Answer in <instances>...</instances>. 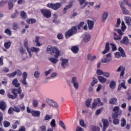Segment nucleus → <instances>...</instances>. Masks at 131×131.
<instances>
[{"instance_id": "15", "label": "nucleus", "mask_w": 131, "mask_h": 131, "mask_svg": "<svg viewBox=\"0 0 131 131\" xmlns=\"http://www.w3.org/2000/svg\"><path fill=\"white\" fill-rule=\"evenodd\" d=\"M31 113L34 117H39L40 116V112L39 111H32Z\"/></svg>"}, {"instance_id": "32", "label": "nucleus", "mask_w": 131, "mask_h": 131, "mask_svg": "<svg viewBox=\"0 0 131 131\" xmlns=\"http://www.w3.org/2000/svg\"><path fill=\"white\" fill-rule=\"evenodd\" d=\"M91 39V36L89 34L85 35L83 37V40L85 42H88V41H90Z\"/></svg>"}, {"instance_id": "12", "label": "nucleus", "mask_w": 131, "mask_h": 131, "mask_svg": "<svg viewBox=\"0 0 131 131\" xmlns=\"http://www.w3.org/2000/svg\"><path fill=\"white\" fill-rule=\"evenodd\" d=\"M0 109L3 112L6 111L7 109V103L4 101H0Z\"/></svg>"}, {"instance_id": "36", "label": "nucleus", "mask_w": 131, "mask_h": 131, "mask_svg": "<svg viewBox=\"0 0 131 131\" xmlns=\"http://www.w3.org/2000/svg\"><path fill=\"white\" fill-rule=\"evenodd\" d=\"M27 22L28 24H34L36 23V19L33 18L28 19L27 20Z\"/></svg>"}, {"instance_id": "26", "label": "nucleus", "mask_w": 131, "mask_h": 131, "mask_svg": "<svg viewBox=\"0 0 131 131\" xmlns=\"http://www.w3.org/2000/svg\"><path fill=\"white\" fill-rule=\"evenodd\" d=\"M118 51H119V52H120L121 56H122V57H123V58L126 57V55H125V53L124 52V50H123V49L122 48V47H120L118 48Z\"/></svg>"}, {"instance_id": "24", "label": "nucleus", "mask_w": 131, "mask_h": 131, "mask_svg": "<svg viewBox=\"0 0 131 131\" xmlns=\"http://www.w3.org/2000/svg\"><path fill=\"white\" fill-rule=\"evenodd\" d=\"M48 60L53 64H56L58 63L59 60H58V58H53V57H50L48 58Z\"/></svg>"}, {"instance_id": "13", "label": "nucleus", "mask_w": 131, "mask_h": 131, "mask_svg": "<svg viewBox=\"0 0 131 131\" xmlns=\"http://www.w3.org/2000/svg\"><path fill=\"white\" fill-rule=\"evenodd\" d=\"M87 23L88 24V28L90 30H92L94 28V25H95V21L91 20L90 19L87 20Z\"/></svg>"}, {"instance_id": "35", "label": "nucleus", "mask_w": 131, "mask_h": 131, "mask_svg": "<svg viewBox=\"0 0 131 131\" xmlns=\"http://www.w3.org/2000/svg\"><path fill=\"white\" fill-rule=\"evenodd\" d=\"M113 112H115V113H120L121 112V111H120V108H119V106H115L113 110Z\"/></svg>"}, {"instance_id": "54", "label": "nucleus", "mask_w": 131, "mask_h": 131, "mask_svg": "<svg viewBox=\"0 0 131 131\" xmlns=\"http://www.w3.org/2000/svg\"><path fill=\"white\" fill-rule=\"evenodd\" d=\"M18 107H19L20 111L23 112L25 110V105H24V103L19 105Z\"/></svg>"}, {"instance_id": "11", "label": "nucleus", "mask_w": 131, "mask_h": 131, "mask_svg": "<svg viewBox=\"0 0 131 131\" xmlns=\"http://www.w3.org/2000/svg\"><path fill=\"white\" fill-rule=\"evenodd\" d=\"M121 43L125 45V46H128L129 45V40L127 36H124L120 41Z\"/></svg>"}, {"instance_id": "63", "label": "nucleus", "mask_w": 131, "mask_h": 131, "mask_svg": "<svg viewBox=\"0 0 131 131\" xmlns=\"http://www.w3.org/2000/svg\"><path fill=\"white\" fill-rule=\"evenodd\" d=\"M57 38L58 39H63V34L59 33L57 34Z\"/></svg>"}, {"instance_id": "30", "label": "nucleus", "mask_w": 131, "mask_h": 131, "mask_svg": "<svg viewBox=\"0 0 131 131\" xmlns=\"http://www.w3.org/2000/svg\"><path fill=\"white\" fill-rule=\"evenodd\" d=\"M121 113H122L121 112L119 113H113L112 116V118H113V119H117V118H118V115H121Z\"/></svg>"}, {"instance_id": "28", "label": "nucleus", "mask_w": 131, "mask_h": 131, "mask_svg": "<svg viewBox=\"0 0 131 131\" xmlns=\"http://www.w3.org/2000/svg\"><path fill=\"white\" fill-rule=\"evenodd\" d=\"M111 61H112V58H102L101 59V62L102 63H109V62H111Z\"/></svg>"}, {"instance_id": "27", "label": "nucleus", "mask_w": 131, "mask_h": 131, "mask_svg": "<svg viewBox=\"0 0 131 131\" xmlns=\"http://www.w3.org/2000/svg\"><path fill=\"white\" fill-rule=\"evenodd\" d=\"M108 18V12H104L102 14V22H105L106 21V19Z\"/></svg>"}, {"instance_id": "41", "label": "nucleus", "mask_w": 131, "mask_h": 131, "mask_svg": "<svg viewBox=\"0 0 131 131\" xmlns=\"http://www.w3.org/2000/svg\"><path fill=\"white\" fill-rule=\"evenodd\" d=\"M4 32L6 33V34H7V35H9V36L12 35V31H11L10 29H5Z\"/></svg>"}, {"instance_id": "38", "label": "nucleus", "mask_w": 131, "mask_h": 131, "mask_svg": "<svg viewBox=\"0 0 131 131\" xmlns=\"http://www.w3.org/2000/svg\"><path fill=\"white\" fill-rule=\"evenodd\" d=\"M96 59V56H92V54H89L88 55V60H89V61H94Z\"/></svg>"}, {"instance_id": "62", "label": "nucleus", "mask_w": 131, "mask_h": 131, "mask_svg": "<svg viewBox=\"0 0 131 131\" xmlns=\"http://www.w3.org/2000/svg\"><path fill=\"white\" fill-rule=\"evenodd\" d=\"M120 23H121V20H120V18H118L117 20V23L116 24V27H119Z\"/></svg>"}, {"instance_id": "39", "label": "nucleus", "mask_w": 131, "mask_h": 131, "mask_svg": "<svg viewBox=\"0 0 131 131\" xmlns=\"http://www.w3.org/2000/svg\"><path fill=\"white\" fill-rule=\"evenodd\" d=\"M72 3L69 2V4L67 5L66 7L63 9V12H66V11H67L68 9H70L72 7Z\"/></svg>"}, {"instance_id": "33", "label": "nucleus", "mask_w": 131, "mask_h": 131, "mask_svg": "<svg viewBox=\"0 0 131 131\" xmlns=\"http://www.w3.org/2000/svg\"><path fill=\"white\" fill-rule=\"evenodd\" d=\"M125 21L127 25H131V17L129 16H127L125 18Z\"/></svg>"}, {"instance_id": "8", "label": "nucleus", "mask_w": 131, "mask_h": 131, "mask_svg": "<svg viewBox=\"0 0 131 131\" xmlns=\"http://www.w3.org/2000/svg\"><path fill=\"white\" fill-rule=\"evenodd\" d=\"M47 103L50 105V106H52V107H54L55 108H58L59 105H58V103L55 102L53 100L49 99L47 100Z\"/></svg>"}, {"instance_id": "9", "label": "nucleus", "mask_w": 131, "mask_h": 131, "mask_svg": "<svg viewBox=\"0 0 131 131\" xmlns=\"http://www.w3.org/2000/svg\"><path fill=\"white\" fill-rule=\"evenodd\" d=\"M28 40H27V39H25L24 41V45L27 50V52L29 55L30 57L31 58L32 57V55H31V52H30L29 48L28 47Z\"/></svg>"}, {"instance_id": "7", "label": "nucleus", "mask_w": 131, "mask_h": 131, "mask_svg": "<svg viewBox=\"0 0 131 131\" xmlns=\"http://www.w3.org/2000/svg\"><path fill=\"white\" fill-rule=\"evenodd\" d=\"M72 83L73 84L74 88L75 90H78V88H79V85L78 84V82H77V78L76 77H73L71 81Z\"/></svg>"}, {"instance_id": "55", "label": "nucleus", "mask_w": 131, "mask_h": 131, "mask_svg": "<svg viewBox=\"0 0 131 131\" xmlns=\"http://www.w3.org/2000/svg\"><path fill=\"white\" fill-rule=\"evenodd\" d=\"M120 85L124 89V90H126V86L125 85V80H123V82L121 83V84H120Z\"/></svg>"}, {"instance_id": "40", "label": "nucleus", "mask_w": 131, "mask_h": 131, "mask_svg": "<svg viewBox=\"0 0 131 131\" xmlns=\"http://www.w3.org/2000/svg\"><path fill=\"white\" fill-rule=\"evenodd\" d=\"M98 83V79H97V78L93 77V80L91 83V85L92 86H94L95 85V84Z\"/></svg>"}, {"instance_id": "2", "label": "nucleus", "mask_w": 131, "mask_h": 131, "mask_svg": "<svg viewBox=\"0 0 131 131\" xmlns=\"http://www.w3.org/2000/svg\"><path fill=\"white\" fill-rule=\"evenodd\" d=\"M77 33V27L76 26L72 27V28L68 30L64 34L65 38L67 39L69 38V37H71L72 35H74V34H76Z\"/></svg>"}, {"instance_id": "14", "label": "nucleus", "mask_w": 131, "mask_h": 131, "mask_svg": "<svg viewBox=\"0 0 131 131\" xmlns=\"http://www.w3.org/2000/svg\"><path fill=\"white\" fill-rule=\"evenodd\" d=\"M60 60L61 61V66L62 68L65 69V65H68V60L67 59H63V58H61Z\"/></svg>"}, {"instance_id": "6", "label": "nucleus", "mask_w": 131, "mask_h": 131, "mask_svg": "<svg viewBox=\"0 0 131 131\" xmlns=\"http://www.w3.org/2000/svg\"><path fill=\"white\" fill-rule=\"evenodd\" d=\"M119 4L120 7L123 12V14H124V15H128L129 14V11L128 10L126 9V8L125 7H124V6H123V5H124L123 2H119Z\"/></svg>"}, {"instance_id": "60", "label": "nucleus", "mask_w": 131, "mask_h": 131, "mask_svg": "<svg viewBox=\"0 0 131 131\" xmlns=\"http://www.w3.org/2000/svg\"><path fill=\"white\" fill-rule=\"evenodd\" d=\"M14 72H16V75L19 77L22 75V72L20 70H16V71H14Z\"/></svg>"}, {"instance_id": "34", "label": "nucleus", "mask_w": 131, "mask_h": 131, "mask_svg": "<svg viewBox=\"0 0 131 131\" xmlns=\"http://www.w3.org/2000/svg\"><path fill=\"white\" fill-rule=\"evenodd\" d=\"M20 17L22 19H26L27 18V13L25 12L24 11H22L20 12Z\"/></svg>"}, {"instance_id": "46", "label": "nucleus", "mask_w": 131, "mask_h": 131, "mask_svg": "<svg viewBox=\"0 0 131 131\" xmlns=\"http://www.w3.org/2000/svg\"><path fill=\"white\" fill-rule=\"evenodd\" d=\"M34 76L35 78H36L37 79L39 78V76H40V73L37 71H35L34 73Z\"/></svg>"}, {"instance_id": "18", "label": "nucleus", "mask_w": 131, "mask_h": 131, "mask_svg": "<svg viewBox=\"0 0 131 131\" xmlns=\"http://www.w3.org/2000/svg\"><path fill=\"white\" fill-rule=\"evenodd\" d=\"M109 104L112 105H117V98L116 97H113L110 99Z\"/></svg>"}, {"instance_id": "42", "label": "nucleus", "mask_w": 131, "mask_h": 131, "mask_svg": "<svg viewBox=\"0 0 131 131\" xmlns=\"http://www.w3.org/2000/svg\"><path fill=\"white\" fill-rule=\"evenodd\" d=\"M18 124H20V122L18 120L15 121V122L12 125V128L13 129H16V128L18 125Z\"/></svg>"}, {"instance_id": "37", "label": "nucleus", "mask_w": 131, "mask_h": 131, "mask_svg": "<svg viewBox=\"0 0 131 131\" xmlns=\"http://www.w3.org/2000/svg\"><path fill=\"white\" fill-rule=\"evenodd\" d=\"M91 130L92 131H100V127H99L98 126L92 125L91 126Z\"/></svg>"}, {"instance_id": "49", "label": "nucleus", "mask_w": 131, "mask_h": 131, "mask_svg": "<svg viewBox=\"0 0 131 131\" xmlns=\"http://www.w3.org/2000/svg\"><path fill=\"white\" fill-rule=\"evenodd\" d=\"M16 75H17V72H12L10 74H7V76H8V77H15V76H16Z\"/></svg>"}, {"instance_id": "45", "label": "nucleus", "mask_w": 131, "mask_h": 131, "mask_svg": "<svg viewBox=\"0 0 131 131\" xmlns=\"http://www.w3.org/2000/svg\"><path fill=\"white\" fill-rule=\"evenodd\" d=\"M4 127H9L11 125V123L8 121H4L3 122Z\"/></svg>"}, {"instance_id": "53", "label": "nucleus", "mask_w": 131, "mask_h": 131, "mask_svg": "<svg viewBox=\"0 0 131 131\" xmlns=\"http://www.w3.org/2000/svg\"><path fill=\"white\" fill-rule=\"evenodd\" d=\"M19 15V12H18V10H15V13H13L11 17L13 19L15 18H17V16Z\"/></svg>"}, {"instance_id": "31", "label": "nucleus", "mask_w": 131, "mask_h": 131, "mask_svg": "<svg viewBox=\"0 0 131 131\" xmlns=\"http://www.w3.org/2000/svg\"><path fill=\"white\" fill-rule=\"evenodd\" d=\"M126 125V120L124 118H122L121 119V127H124Z\"/></svg>"}, {"instance_id": "16", "label": "nucleus", "mask_w": 131, "mask_h": 131, "mask_svg": "<svg viewBox=\"0 0 131 131\" xmlns=\"http://www.w3.org/2000/svg\"><path fill=\"white\" fill-rule=\"evenodd\" d=\"M103 124V128H108V126H109V121H108V120L102 119L101 120Z\"/></svg>"}, {"instance_id": "48", "label": "nucleus", "mask_w": 131, "mask_h": 131, "mask_svg": "<svg viewBox=\"0 0 131 131\" xmlns=\"http://www.w3.org/2000/svg\"><path fill=\"white\" fill-rule=\"evenodd\" d=\"M31 52H34L35 53H37L39 51H40V49L38 48H35V47H31L30 49Z\"/></svg>"}, {"instance_id": "58", "label": "nucleus", "mask_w": 131, "mask_h": 131, "mask_svg": "<svg viewBox=\"0 0 131 131\" xmlns=\"http://www.w3.org/2000/svg\"><path fill=\"white\" fill-rule=\"evenodd\" d=\"M113 122V124H115V125H117V124H119V119H114Z\"/></svg>"}, {"instance_id": "64", "label": "nucleus", "mask_w": 131, "mask_h": 131, "mask_svg": "<svg viewBox=\"0 0 131 131\" xmlns=\"http://www.w3.org/2000/svg\"><path fill=\"white\" fill-rule=\"evenodd\" d=\"M18 131H26L25 126H20L18 129Z\"/></svg>"}, {"instance_id": "29", "label": "nucleus", "mask_w": 131, "mask_h": 131, "mask_svg": "<svg viewBox=\"0 0 131 131\" xmlns=\"http://www.w3.org/2000/svg\"><path fill=\"white\" fill-rule=\"evenodd\" d=\"M52 118H53V115H49L48 114H47L45 116V117L43 118V121H46L47 120H48L49 121V120H50V119H52Z\"/></svg>"}, {"instance_id": "61", "label": "nucleus", "mask_w": 131, "mask_h": 131, "mask_svg": "<svg viewBox=\"0 0 131 131\" xmlns=\"http://www.w3.org/2000/svg\"><path fill=\"white\" fill-rule=\"evenodd\" d=\"M32 104L34 107H37V106H38V101H37L36 100H35L33 101Z\"/></svg>"}, {"instance_id": "43", "label": "nucleus", "mask_w": 131, "mask_h": 131, "mask_svg": "<svg viewBox=\"0 0 131 131\" xmlns=\"http://www.w3.org/2000/svg\"><path fill=\"white\" fill-rule=\"evenodd\" d=\"M92 99H88V100H86L85 101V105L86 107H91V102H92Z\"/></svg>"}, {"instance_id": "10", "label": "nucleus", "mask_w": 131, "mask_h": 131, "mask_svg": "<svg viewBox=\"0 0 131 131\" xmlns=\"http://www.w3.org/2000/svg\"><path fill=\"white\" fill-rule=\"evenodd\" d=\"M117 72H120V76H123L124 75L125 71V68L124 67H122L120 66L118 69L117 70Z\"/></svg>"}, {"instance_id": "59", "label": "nucleus", "mask_w": 131, "mask_h": 131, "mask_svg": "<svg viewBox=\"0 0 131 131\" xmlns=\"http://www.w3.org/2000/svg\"><path fill=\"white\" fill-rule=\"evenodd\" d=\"M14 112H16L17 113H19L20 112V107L18 106H14Z\"/></svg>"}, {"instance_id": "17", "label": "nucleus", "mask_w": 131, "mask_h": 131, "mask_svg": "<svg viewBox=\"0 0 131 131\" xmlns=\"http://www.w3.org/2000/svg\"><path fill=\"white\" fill-rule=\"evenodd\" d=\"M93 102L98 106H103L104 105V102H101V98H100L94 99Z\"/></svg>"}, {"instance_id": "1", "label": "nucleus", "mask_w": 131, "mask_h": 131, "mask_svg": "<svg viewBox=\"0 0 131 131\" xmlns=\"http://www.w3.org/2000/svg\"><path fill=\"white\" fill-rule=\"evenodd\" d=\"M13 95H11L10 92L7 93V98L8 99H12V100H15V99L18 98V94L20 97V99L22 100L24 98V94H22V90H21V87H19L18 89H14L11 91Z\"/></svg>"}, {"instance_id": "50", "label": "nucleus", "mask_w": 131, "mask_h": 131, "mask_svg": "<svg viewBox=\"0 0 131 131\" xmlns=\"http://www.w3.org/2000/svg\"><path fill=\"white\" fill-rule=\"evenodd\" d=\"M59 125L62 127V128H63V129H64L65 130H66V126L65 125V124L64 123V122L60 120L59 121Z\"/></svg>"}, {"instance_id": "19", "label": "nucleus", "mask_w": 131, "mask_h": 131, "mask_svg": "<svg viewBox=\"0 0 131 131\" xmlns=\"http://www.w3.org/2000/svg\"><path fill=\"white\" fill-rule=\"evenodd\" d=\"M97 78L101 83H105L107 81V78L102 76H98Z\"/></svg>"}, {"instance_id": "56", "label": "nucleus", "mask_w": 131, "mask_h": 131, "mask_svg": "<svg viewBox=\"0 0 131 131\" xmlns=\"http://www.w3.org/2000/svg\"><path fill=\"white\" fill-rule=\"evenodd\" d=\"M8 4V0L5 1H2L0 2V7H4L5 5H7Z\"/></svg>"}, {"instance_id": "4", "label": "nucleus", "mask_w": 131, "mask_h": 131, "mask_svg": "<svg viewBox=\"0 0 131 131\" xmlns=\"http://www.w3.org/2000/svg\"><path fill=\"white\" fill-rule=\"evenodd\" d=\"M41 13L43 16L47 19H50L52 17V12L50 9H41Z\"/></svg>"}, {"instance_id": "52", "label": "nucleus", "mask_w": 131, "mask_h": 131, "mask_svg": "<svg viewBox=\"0 0 131 131\" xmlns=\"http://www.w3.org/2000/svg\"><path fill=\"white\" fill-rule=\"evenodd\" d=\"M38 39H39V36H36L35 42H36V46H37V47H40V46H41V44L39 43Z\"/></svg>"}, {"instance_id": "3", "label": "nucleus", "mask_w": 131, "mask_h": 131, "mask_svg": "<svg viewBox=\"0 0 131 131\" xmlns=\"http://www.w3.org/2000/svg\"><path fill=\"white\" fill-rule=\"evenodd\" d=\"M47 8H49V9H52L54 11H57V10H59L61 7H62V3H49L47 4Z\"/></svg>"}, {"instance_id": "25", "label": "nucleus", "mask_w": 131, "mask_h": 131, "mask_svg": "<svg viewBox=\"0 0 131 131\" xmlns=\"http://www.w3.org/2000/svg\"><path fill=\"white\" fill-rule=\"evenodd\" d=\"M71 51L74 54H77V53H78V51H79V48L75 46H72L71 48Z\"/></svg>"}, {"instance_id": "47", "label": "nucleus", "mask_w": 131, "mask_h": 131, "mask_svg": "<svg viewBox=\"0 0 131 131\" xmlns=\"http://www.w3.org/2000/svg\"><path fill=\"white\" fill-rule=\"evenodd\" d=\"M47 130V126L43 125L40 126L39 127L38 131H46Z\"/></svg>"}, {"instance_id": "20", "label": "nucleus", "mask_w": 131, "mask_h": 131, "mask_svg": "<svg viewBox=\"0 0 131 131\" xmlns=\"http://www.w3.org/2000/svg\"><path fill=\"white\" fill-rule=\"evenodd\" d=\"M17 2V0H9L8 2V8L9 10H12L14 7V4H13V2L16 3Z\"/></svg>"}, {"instance_id": "57", "label": "nucleus", "mask_w": 131, "mask_h": 131, "mask_svg": "<svg viewBox=\"0 0 131 131\" xmlns=\"http://www.w3.org/2000/svg\"><path fill=\"white\" fill-rule=\"evenodd\" d=\"M50 125L52 127H55V126H56V120L55 119H52L50 123Z\"/></svg>"}, {"instance_id": "23", "label": "nucleus", "mask_w": 131, "mask_h": 131, "mask_svg": "<svg viewBox=\"0 0 131 131\" xmlns=\"http://www.w3.org/2000/svg\"><path fill=\"white\" fill-rule=\"evenodd\" d=\"M110 88L111 90H114L116 88V82L115 81L112 80L110 83Z\"/></svg>"}, {"instance_id": "44", "label": "nucleus", "mask_w": 131, "mask_h": 131, "mask_svg": "<svg viewBox=\"0 0 131 131\" xmlns=\"http://www.w3.org/2000/svg\"><path fill=\"white\" fill-rule=\"evenodd\" d=\"M11 41H8L4 43V47L5 49H10V47H11Z\"/></svg>"}, {"instance_id": "21", "label": "nucleus", "mask_w": 131, "mask_h": 131, "mask_svg": "<svg viewBox=\"0 0 131 131\" xmlns=\"http://www.w3.org/2000/svg\"><path fill=\"white\" fill-rule=\"evenodd\" d=\"M109 46H110L109 42H106L105 44V49L102 52L103 55H105V54H107V52H109V50H110V47H109Z\"/></svg>"}, {"instance_id": "51", "label": "nucleus", "mask_w": 131, "mask_h": 131, "mask_svg": "<svg viewBox=\"0 0 131 131\" xmlns=\"http://www.w3.org/2000/svg\"><path fill=\"white\" fill-rule=\"evenodd\" d=\"M14 107H9V108L8 109V114L12 115V114H13V113H14Z\"/></svg>"}, {"instance_id": "5", "label": "nucleus", "mask_w": 131, "mask_h": 131, "mask_svg": "<svg viewBox=\"0 0 131 131\" xmlns=\"http://www.w3.org/2000/svg\"><path fill=\"white\" fill-rule=\"evenodd\" d=\"M55 54L54 55L55 58H59V56H60V51H59V49L57 47H53L52 49V51L51 52V54Z\"/></svg>"}, {"instance_id": "22", "label": "nucleus", "mask_w": 131, "mask_h": 131, "mask_svg": "<svg viewBox=\"0 0 131 131\" xmlns=\"http://www.w3.org/2000/svg\"><path fill=\"white\" fill-rule=\"evenodd\" d=\"M12 84L14 85L15 88H19L20 86V83H18V79L15 78L12 81Z\"/></svg>"}]
</instances>
